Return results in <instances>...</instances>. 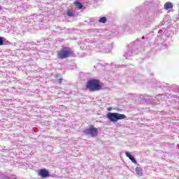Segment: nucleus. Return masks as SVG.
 I'll use <instances>...</instances> for the list:
<instances>
[{
	"mask_svg": "<svg viewBox=\"0 0 179 179\" xmlns=\"http://www.w3.org/2000/svg\"><path fill=\"white\" fill-rule=\"evenodd\" d=\"M86 89L89 92H99L103 89L101 82L97 79H90L86 83Z\"/></svg>",
	"mask_w": 179,
	"mask_h": 179,
	"instance_id": "1",
	"label": "nucleus"
},
{
	"mask_svg": "<svg viewBox=\"0 0 179 179\" xmlns=\"http://www.w3.org/2000/svg\"><path fill=\"white\" fill-rule=\"evenodd\" d=\"M73 52L71 50V48L64 46L57 51V57L59 59H65L66 58H69L71 55H72Z\"/></svg>",
	"mask_w": 179,
	"mask_h": 179,
	"instance_id": "2",
	"label": "nucleus"
},
{
	"mask_svg": "<svg viewBox=\"0 0 179 179\" xmlns=\"http://www.w3.org/2000/svg\"><path fill=\"white\" fill-rule=\"evenodd\" d=\"M106 117L111 122H117L119 120H125L127 118L125 115L118 113H108Z\"/></svg>",
	"mask_w": 179,
	"mask_h": 179,
	"instance_id": "3",
	"label": "nucleus"
},
{
	"mask_svg": "<svg viewBox=\"0 0 179 179\" xmlns=\"http://www.w3.org/2000/svg\"><path fill=\"white\" fill-rule=\"evenodd\" d=\"M85 135H90L92 138H96L99 135V129L93 125H90L89 128L84 130Z\"/></svg>",
	"mask_w": 179,
	"mask_h": 179,
	"instance_id": "4",
	"label": "nucleus"
},
{
	"mask_svg": "<svg viewBox=\"0 0 179 179\" xmlns=\"http://www.w3.org/2000/svg\"><path fill=\"white\" fill-rule=\"evenodd\" d=\"M38 175L42 178H48L50 177V172L47 169H41L38 171Z\"/></svg>",
	"mask_w": 179,
	"mask_h": 179,
	"instance_id": "5",
	"label": "nucleus"
},
{
	"mask_svg": "<svg viewBox=\"0 0 179 179\" xmlns=\"http://www.w3.org/2000/svg\"><path fill=\"white\" fill-rule=\"evenodd\" d=\"M173 3L168 1L166 2L164 5V9H166V10H169V9H173Z\"/></svg>",
	"mask_w": 179,
	"mask_h": 179,
	"instance_id": "6",
	"label": "nucleus"
},
{
	"mask_svg": "<svg viewBox=\"0 0 179 179\" xmlns=\"http://www.w3.org/2000/svg\"><path fill=\"white\" fill-rule=\"evenodd\" d=\"M125 155L127 157H129V159L131 160V162H132V163L136 164V160L135 159V157L131 155V154H129V152H126Z\"/></svg>",
	"mask_w": 179,
	"mask_h": 179,
	"instance_id": "7",
	"label": "nucleus"
},
{
	"mask_svg": "<svg viewBox=\"0 0 179 179\" xmlns=\"http://www.w3.org/2000/svg\"><path fill=\"white\" fill-rule=\"evenodd\" d=\"M73 3H74L75 6H76V8H78V9H82V8H83V4H82V3H80L78 1H74Z\"/></svg>",
	"mask_w": 179,
	"mask_h": 179,
	"instance_id": "8",
	"label": "nucleus"
},
{
	"mask_svg": "<svg viewBox=\"0 0 179 179\" xmlns=\"http://www.w3.org/2000/svg\"><path fill=\"white\" fill-rule=\"evenodd\" d=\"M136 174H137L138 176H141L142 174H143V171H142V168L137 166V167L136 168Z\"/></svg>",
	"mask_w": 179,
	"mask_h": 179,
	"instance_id": "9",
	"label": "nucleus"
},
{
	"mask_svg": "<svg viewBox=\"0 0 179 179\" xmlns=\"http://www.w3.org/2000/svg\"><path fill=\"white\" fill-rule=\"evenodd\" d=\"M74 13H75V11H73V9L72 8L67 10V16H70V17L73 16Z\"/></svg>",
	"mask_w": 179,
	"mask_h": 179,
	"instance_id": "10",
	"label": "nucleus"
},
{
	"mask_svg": "<svg viewBox=\"0 0 179 179\" xmlns=\"http://www.w3.org/2000/svg\"><path fill=\"white\" fill-rule=\"evenodd\" d=\"M99 23H106L107 22V18L106 17H102L99 20Z\"/></svg>",
	"mask_w": 179,
	"mask_h": 179,
	"instance_id": "11",
	"label": "nucleus"
},
{
	"mask_svg": "<svg viewBox=\"0 0 179 179\" xmlns=\"http://www.w3.org/2000/svg\"><path fill=\"white\" fill-rule=\"evenodd\" d=\"M0 45H3V37H0Z\"/></svg>",
	"mask_w": 179,
	"mask_h": 179,
	"instance_id": "12",
	"label": "nucleus"
},
{
	"mask_svg": "<svg viewBox=\"0 0 179 179\" xmlns=\"http://www.w3.org/2000/svg\"><path fill=\"white\" fill-rule=\"evenodd\" d=\"M58 83H59V84L62 83V79L59 78L58 80Z\"/></svg>",
	"mask_w": 179,
	"mask_h": 179,
	"instance_id": "13",
	"label": "nucleus"
},
{
	"mask_svg": "<svg viewBox=\"0 0 179 179\" xmlns=\"http://www.w3.org/2000/svg\"><path fill=\"white\" fill-rule=\"evenodd\" d=\"M0 9H1V6H0Z\"/></svg>",
	"mask_w": 179,
	"mask_h": 179,
	"instance_id": "14",
	"label": "nucleus"
}]
</instances>
